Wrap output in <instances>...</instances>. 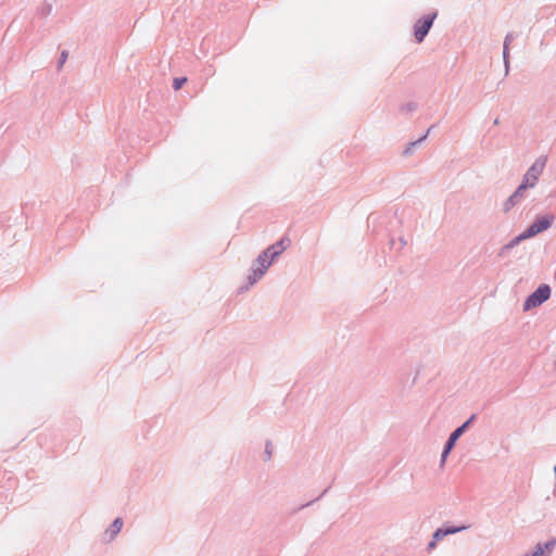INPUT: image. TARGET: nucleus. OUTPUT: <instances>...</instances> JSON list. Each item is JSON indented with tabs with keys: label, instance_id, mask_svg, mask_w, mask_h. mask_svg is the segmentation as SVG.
Segmentation results:
<instances>
[{
	"label": "nucleus",
	"instance_id": "nucleus-2",
	"mask_svg": "<svg viewBox=\"0 0 556 556\" xmlns=\"http://www.w3.org/2000/svg\"><path fill=\"white\" fill-rule=\"evenodd\" d=\"M554 222L553 215H544L539 218L521 235H519L511 245L518 243L521 240L536 236L538 233L548 229Z\"/></svg>",
	"mask_w": 556,
	"mask_h": 556
},
{
	"label": "nucleus",
	"instance_id": "nucleus-10",
	"mask_svg": "<svg viewBox=\"0 0 556 556\" xmlns=\"http://www.w3.org/2000/svg\"><path fill=\"white\" fill-rule=\"evenodd\" d=\"M455 442H456L455 439L450 437V439H448V441H447V443L445 445V448H444V451L442 453V462H445V459H446L448 453L451 452V450L453 448Z\"/></svg>",
	"mask_w": 556,
	"mask_h": 556
},
{
	"label": "nucleus",
	"instance_id": "nucleus-4",
	"mask_svg": "<svg viewBox=\"0 0 556 556\" xmlns=\"http://www.w3.org/2000/svg\"><path fill=\"white\" fill-rule=\"evenodd\" d=\"M437 14L433 13V14H429L427 16H425L424 18L417 21V23L415 24V38L418 42H421L424 40V38L426 37V35L428 34L429 29L431 28L432 26V23L435 18Z\"/></svg>",
	"mask_w": 556,
	"mask_h": 556
},
{
	"label": "nucleus",
	"instance_id": "nucleus-8",
	"mask_svg": "<svg viewBox=\"0 0 556 556\" xmlns=\"http://www.w3.org/2000/svg\"><path fill=\"white\" fill-rule=\"evenodd\" d=\"M122 527H123V520L121 518H116L111 528L106 531V534H109V541L110 540H113L114 536L119 533V531L122 530Z\"/></svg>",
	"mask_w": 556,
	"mask_h": 556
},
{
	"label": "nucleus",
	"instance_id": "nucleus-11",
	"mask_svg": "<svg viewBox=\"0 0 556 556\" xmlns=\"http://www.w3.org/2000/svg\"><path fill=\"white\" fill-rule=\"evenodd\" d=\"M513 37L510 35L506 36L505 38V42H504V60H505V63L507 64V58H508V46H509V42L511 41Z\"/></svg>",
	"mask_w": 556,
	"mask_h": 556
},
{
	"label": "nucleus",
	"instance_id": "nucleus-1",
	"mask_svg": "<svg viewBox=\"0 0 556 556\" xmlns=\"http://www.w3.org/2000/svg\"><path fill=\"white\" fill-rule=\"evenodd\" d=\"M546 164V157L538 159L529 168L523 177L522 184L517 188L515 193L506 201L504 207L506 211L510 210L517 201L523 198V193L528 188L535 186L540 175L542 174Z\"/></svg>",
	"mask_w": 556,
	"mask_h": 556
},
{
	"label": "nucleus",
	"instance_id": "nucleus-5",
	"mask_svg": "<svg viewBox=\"0 0 556 556\" xmlns=\"http://www.w3.org/2000/svg\"><path fill=\"white\" fill-rule=\"evenodd\" d=\"M274 260L275 257L266 250L257 257V268L255 271L258 273V276H262L266 271Z\"/></svg>",
	"mask_w": 556,
	"mask_h": 556
},
{
	"label": "nucleus",
	"instance_id": "nucleus-14",
	"mask_svg": "<svg viewBox=\"0 0 556 556\" xmlns=\"http://www.w3.org/2000/svg\"><path fill=\"white\" fill-rule=\"evenodd\" d=\"M437 541H438V540H434V539H433V541H432V542H430V544H429V548H433V547L435 546V544H437Z\"/></svg>",
	"mask_w": 556,
	"mask_h": 556
},
{
	"label": "nucleus",
	"instance_id": "nucleus-7",
	"mask_svg": "<svg viewBox=\"0 0 556 556\" xmlns=\"http://www.w3.org/2000/svg\"><path fill=\"white\" fill-rule=\"evenodd\" d=\"M464 529H466V527L438 529L434 532L433 538H434V540H441L442 538H444L447 534H453V533L459 532V531H462Z\"/></svg>",
	"mask_w": 556,
	"mask_h": 556
},
{
	"label": "nucleus",
	"instance_id": "nucleus-12",
	"mask_svg": "<svg viewBox=\"0 0 556 556\" xmlns=\"http://www.w3.org/2000/svg\"><path fill=\"white\" fill-rule=\"evenodd\" d=\"M187 81V78H175L174 79V88L175 90H178L182 87V85Z\"/></svg>",
	"mask_w": 556,
	"mask_h": 556
},
{
	"label": "nucleus",
	"instance_id": "nucleus-13",
	"mask_svg": "<svg viewBox=\"0 0 556 556\" xmlns=\"http://www.w3.org/2000/svg\"><path fill=\"white\" fill-rule=\"evenodd\" d=\"M67 59V52L63 51L61 54V64H63Z\"/></svg>",
	"mask_w": 556,
	"mask_h": 556
},
{
	"label": "nucleus",
	"instance_id": "nucleus-3",
	"mask_svg": "<svg viewBox=\"0 0 556 556\" xmlns=\"http://www.w3.org/2000/svg\"><path fill=\"white\" fill-rule=\"evenodd\" d=\"M551 295V289L547 285L540 286L525 302L523 308L530 309L532 307L541 305Z\"/></svg>",
	"mask_w": 556,
	"mask_h": 556
},
{
	"label": "nucleus",
	"instance_id": "nucleus-6",
	"mask_svg": "<svg viewBox=\"0 0 556 556\" xmlns=\"http://www.w3.org/2000/svg\"><path fill=\"white\" fill-rule=\"evenodd\" d=\"M290 245V239L289 238H282L279 242L276 244L270 245L266 249L274 257H277L280 255Z\"/></svg>",
	"mask_w": 556,
	"mask_h": 556
},
{
	"label": "nucleus",
	"instance_id": "nucleus-9",
	"mask_svg": "<svg viewBox=\"0 0 556 556\" xmlns=\"http://www.w3.org/2000/svg\"><path fill=\"white\" fill-rule=\"evenodd\" d=\"M472 419H473V416H471V418L469 420H467L463 426H460L456 430H454L450 437H452L453 439H455V441H457L458 438L464 433L465 429L469 426V424L471 422Z\"/></svg>",
	"mask_w": 556,
	"mask_h": 556
}]
</instances>
